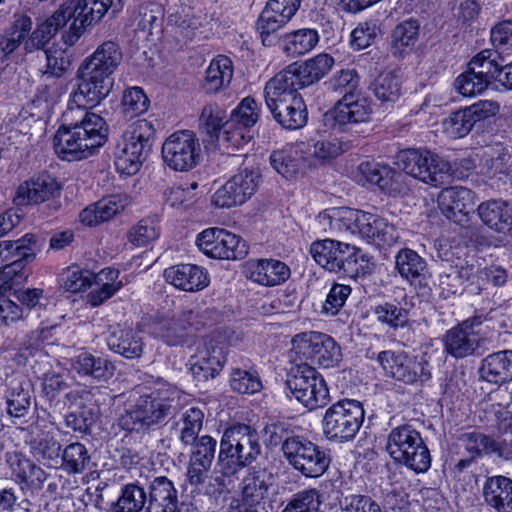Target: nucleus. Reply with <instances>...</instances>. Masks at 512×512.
Returning a JSON list of instances; mask_svg holds the SVG:
<instances>
[{"label":"nucleus","instance_id":"1","mask_svg":"<svg viewBox=\"0 0 512 512\" xmlns=\"http://www.w3.org/2000/svg\"><path fill=\"white\" fill-rule=\"evenodd\" d=\"M122 61V52L114 41H105L87 57L78 70L79 83L62 114V124L53 138L55 153L65 161L92 156L105 144L108 125L88 107L99 104L110 93L112 74Z\"/></svg>","mask_w":512,"mask_h":512},{"label":"nucleus","instance_id":"2","mask_svg":"<svg viewBox=\"0 0 512 512\" xmlns=\"http://www.w3.org/2000/svg\"><path fill=\"white\" fill-rule=\"evenodd\" d=\"M300 87L283 75L276 74L265 85L264 98L273 118L285 129L296 130L307 122V109Z\"/></svg>","mask_w":512,"mask_h":512},{"label":"nucleus","instance_id":"3","mask_svg":"<svg viewBox=\"0 0 512 512\" xmlns=\"http://www.w3.org/2000/svg\"><path fill=\"white\" fill-rule=\"evenodd\" d=\"M36 242L33 234H26L16 242H0V261L9 262L0 268V297L26 282L28 273L24 270V263L34 259L38 250Z\"/></svg>","mask_w":512,"mask_h":512},{"label":"nucleus","instance_id":"4","mask_svg":"<svg viewBox=\"0 0 512 512\" xmlns=\"http://www.w3.org/2000/svg\"><path fill=\"white\" fill-rule=\"evenodd\" d=\"M397 164L406 174L434 187L449 183L452 176L450 163L428 150H402Z\"/></svg>","mask_w":512,"mask_h":512},{"label":"nucleus","instance_id":"5","mask_svg":"<svg viewBox=\"0 0 512 512\" xmlns=\"http://www.w3.org/2000/svg\"><path fill=\"white\" fill-rule=\"evenodd\" d=\"M387 451L394 461L404 464L416 473L429 469L431 458L420 434L410 426L392 429L388 437Z\"/></svg>","mask_w":512,"mask_h":512},{"label":"nucleus","instance_id":"6","mask_svg":"<svg viewBox=\"0 0 512 512\" xmlns=\"http://www.w3.org/2000/svg\"><path fill=\"white\" fill-rule=\"evenodd\" d=\"M256 435L247 425H235L225 430L219 452V461L224 469L243 467L259 454Z\"/></svg>","mask_w":512,"mask_h":512},{"label":"nucleus","instance_id":"7","mask_svg":"<svg viewBox=\"0 0 512 512\" xmlns=\"http://www.w3.org/2000/svg\"><path fill=\"white\" fill-rule=\"evenodd\" d=\"M111 6L112 0H66L61 8L71 24L62 34L63 42L68 46L74 45L88 27L104 17Z\"/></svg>","mask_w":512,"mask_h":512},{"label":"nucleus","instance_id":"8","mask_svg":"<svg viewBox=\"0 0 512 512\" xmlns=\"http://www.w3.org/2000/svg\"><path fill=\"white\" fill-rule=\"evenodd\" d=\"M286 385L297 401L313 411L326 404L328 389L311 364L301 362L291 368Z\"/></svg>","mask_w":512,"mask_h":512},{"label":"nucleus","instance_id":"9","mask_svg":"<svg viewBox=\"0 0 512 512\" xmlns=\"http://www.w3.org/2000/svg\"><path fill=\"white\" fill-rule=\"evenodd\" d=\"M292 351L300 361H310L329 368L336 366L342 358L340 346L329 335L311 331L296 335L292 340Z\"/></svg>","mask_w":512,"mask_h":512},{"label":"nucleus","instance_id":"10","mask_svg":"<svg viewBox=\"0 0 512 512\" xmlns=\"http://www.w3.org/2000/svg\"><path fill=\"white\" fill-rule=\"evenodd\" d=\"M310 253L315 262L330 272H344L349 276L357 275L359 249L356 246L333 239L313 242Z\"/></svg>","mask_w":512,"mask_h":512},{"label":"nucleus","instance_id":"11","mask_svg":"<svg viewBox=\"0 0 512 512\" xmlns=\"http://www.w3.org/2000/svg\"><path fill=\"white\" fill-rule=\"evenodd\" d=\"M198 314L193 310H182L177 315L157 313L149 324L150 331L169 346L182 345L200 329Z\"/></svg>","mask_w":512,"mask_h":512},{"label":"nucleus","instance_id":"12","mask_svg":"<svg viewBox=\"0 0 512 512\" xmlns=\"http://www.w3.org/2000/svg\"><path fill=\"white\" fill-rule=\"evenodd\" d=\"M282 450L288 462L306 477L322 475L330 463L325 451L314 443L298 437L286 439Z\"/></svg>","mask_w":512,"mask_h":512},{"label":"nucleus","instance_id":"13","mask_svg":"<svg viewBox=\"0 0 512 512\" xmlns=\"http://www.w3.org/2000/svg\"><path fill=\"white\" fill-rule=\"evenodd\" d=\"M201 147L195 134L189 130L171 134L162 145L164 163L174 171L193 169L199 161Z\"/></svg>","mask_w":512,"mask_h":512},{"label":"nucleus","instance_id":"14","mask_svg":"<svg viewBox=\"0 0 512 512\" xmlns=\"http://www.w3.org/2000/svg\"><path fill=\"white\" fill-rule=\"evenodd\" d=\"M377 360L387 376L406 384L424 382L431 377L429 364L424 358H413L402 351H382Z\"/></svg>","mask_w":512,"mask_h":512},{"label":"nucleus","instance_id":"15","mask_svg":"<svg viewBox=\"0 0 512 512\" xmlns=\"http://www.w3.org/2000/svg\"><path fill=\"white\" fill-rule=\"evenodd\" d=\"M198 248L215 259L237 260L248 254V246L239 236L220 228H209L197 236Z\"/></svg>","mask_w":512,"mask_h":512},{"label":"nucleus","instance_id":"16","mask_svg":"<svg viewBox=\"0 0 512 512\" xmlns=\"http://www.w3.org/2000/svg\"><path fill=\"white\" fill-rule=\"evenodd\" d=\"M258 118L256 101L251 97L244 98L225 121L223 133L219 135V143L227 148H239L247 144L250 140L247 129L252 127Z\"/></svg>","mask_w":512,"mask_h":512},{"label":"nucleus","instance_id":"17","mask_svg":"<svg viewBox=\"0 0 512 512\" xmlns=\"http://www.w3.org/2000/svg\"><path fill=\"white\" fill-rule=\"evenodd\" d=\"M261 179L256 168H241L213 195V202L221 208L241 205L254 195Z\"/></svg>","mask_w":512,"mask_h":512},{"label":"nucleus","instance_id":"18","mask_svg":"<svg viewBox=\"0 0 512 512\" xmlns=\"http://www.w3.org/2000/svg\"><path fill=\"white\" fill-rule=\"evenodd\" d=\"M318 218L319 223L332 234L357 235L363 238L371 213L338 207L320 213Z\"/></svg>","mask_w":512,"mask_h":512},{"label":"nucleus","instance_id":"19","mask_svg":"<svg viewBox=\"0 0 512 512\" xmlns=\"http://www.w3.org/2000/svg\"><path fill=\"white\" fill-rule=\"evenodd\" d=\"M482 315L468 318L447 331L444 338L445 350L454 358L473 355L480 346L479 332L476 328L483 323Z\"/></svg>","mask_w":512,"mask_h":512},{"label":"nucleus","instance_id":"20","mask_svg":"<svg viewBox=\"0 0 512 512\" xmlns=\"http://www.w3.org/2000/svg\"><path fill=\"white\" fill-rule=\"evenodd\" d=\"M370 101L361 95L341 97L326 114L333 128L346 130L348 126L368 122L372 115Z\"/></svg>","mask_w":512,"mask_h":512},{"label":"nucleus","instance_id":"21","mask_svg":"<svg viewBox=\"0 0 512 512\" xmlns=\"http://www.w3.org/2000/svg\"><path fill=\"white\" fill-rule=\"evenodd\" d=\"M226 361L224 349L213 339L203 340L190 357V371L199 380L214 378Z\"/></svg>","mask_w":512,"mask_h":512},{"label":"nucleus","instance_id":"22","mask_svg":"<svg viewBox=\"0 0 512 512\" xmlns=\"http://www.w3.org/2000/svg\"><path fill=\"white\" fill-rule=\"evenodd\" d=\"M334 65V59L328 54H319L302 64H292L279 72L301 89L322 79Z\"/></svg>","mask_w":512,"mask_h":512},{"label":"nucleus","instance_id":"23","mask_svg":"<svg viewBox=\"0 0 512 512\" xmlns=\"http://www.w3.org/2000/svg\"><path fill=\"white\" fill-rule=\"evenodd\" d=\"M60 186L56 179L43 173L21 183L14 197L18 205L40 204L59 194Z\"/></svg>","mask_w":512,"mask_h":512},{"label":"nucleus","instance_id":"24","mask_svg":"<svg viewBox=\"0 0 512 512\" xmlns=\"http://www.w3.org/2000/svg\"><path fill=\"white\" fill-rule=\"evenodd\" d=\"M245 275L257 284L272 287L288 280L291 270L288 265L277 259H257L246 263Z\"/></svg>","mask_w":512,"mask_h":512},{"label":"nucleus","instance_id":"25","mask_svg":"<svg viewBox=\"0 0 512 512\" xmlns=\"http://www.w3.org/2000/svg\"><path fill=\"white\" fill-rule=\"evenodd\" d=\"M307 148L306 142H298L273 151L270 155L271 166L287 179L304 173L309 167L305 155Z\"/></svg>","mask_w":512,"mask_h":512},{"label":"nucleus","instance_id":"26","mask_svg":"<svg viewBox=\"0 0 512 512\" xmlns=\"http://www.w3.org/2000/svg\"><path fill=\"white\" fill-rule=\"evenodd\" d=\"M68 20L61 6L49 17L38 20L36 27L25 36L24 50L33 53L38 50L48 49L49 42L57 32L68 24Z\"/></svg>","mask_w":512,"mask_h":512},{"label":"nucleus","instance_id":"27","mask_svg":"<svg viewBox=\"0 0 512 512\" xmlns=\"http://www.w3.org/2000/svg\"><path fill=\"white\" fill-rule=\"evenodd\" d=\"M215 451L216 441L210 436H202L189 460L187 480L191 485L200 486L206 481Z\"/></svg>","mask_w":512,"mask_h":512},{"label":"nucleus","instance_id":"28","mask_svg":"<svg viewBox=\"0 0 512 512\" xmlns=\"http://www.w3.org/2000/svg\"><path fill=\"white\" fill-rule=\"evenodd\" d=\"M164 278L169 284L186 292L202 290L209 283L207 272L193 264L171 266L165 269Z\"/></svg>","mask_w":512,"mask_h":512},{"label":"nucleus","instance_id":"29","mask_svg":"<svg viewBox=\"0 0 512 512\" xmlns=\"http://www.w3.org/2000/svg\"><path fill=\"white\" fill-rule=\"evenodd\" d=\"M154 137L155 128L153 123L146 119H139L127 127L116 147L147 156L151 150Z\"/></svg>","mask_w":512,"mask_h":512},{"label":"nucleus","instance_id":"30","mask_svg":"<svg viewBox=\"0 0 512 512\" xmlns=\"http://www.w3.org/2000/svg\"><path fill=\"white\" fill-rule=\"evenodd\" d=\"M130 203L131 199L127 194H113L83 209L79 218L83 224L88 226L97 225L110 220L122 212Z\"/></svg>","mask_w":512,"mask_h":512},{"label":"nucleus","instance_id":"31","mask_svg":"<svg viewBox=\"0 0 512 512\" xmlns=\"http://www.w3.org/2000/svg\"><path fill=\"white\" fill-rule=\"evenodd\" d=\"M480 379L503 385L512 381V350H503L487 355L479 367Z\"/></svg>","mask_w":512,"mask_h":512},{"label":"nucleus","instance_id":"32","mask_svg":"<svg viewBox=\"0 0 512 512\" xmlns=\"http://www.w3.org/2000/svg\"><path fill=\"white\" fill-rule=\"evenodd\" d=\"M438 205L448 219L457 221L458 215H467L473 209L474 194L462 186L448 187L439 193Z\"/></svg>","mask_w":512,"mask_h":512},{"label":"nucleus","instance_id":"33","mask_svg":"<svg viewBox=\"0 0 512 512\" xmlns=\"http://www.w3.org/2000/svg\"><path fill=\"white\" fill-rule=\"evenodd\" d=\"M395 264L403 279L416 287H427V263L417 252L408 248L400 250L395 257Z\"/></svg>","mask_w":512,"mask_h":512},{"label":"nucleus","instance_id":"34","mask_svg":"<svg viewBox=\"0 0 512 512\" xmlns=\"http://www.w3.org/2000/svg\"><path fill=\"white\" fill-rule=\"evenodd\" d=\"M485 502L497 512H512V480L505 476L488 477L483 485Z\"/></svg>","mask_w":512,"mask_h":512},{"label":"nucleus","instance_id":"35","mask_svg":"<svg viewBox=\"0 0 512 512\" xmlns=\"http://www.w3.org/2000/svg\"><path fill=\"white\" fill-rule=\"evenodd\" d=\"M141 390L136 389L129 395L126 408L128 415L165 416L172 413V407L166 399L159 398L155 392L142 393Z\"/></svg>","mask_w":512,"mask_h":512},{"label":"nucleus","instance_id":"36","mask_svg":"<svg viewBox=\"0 0 512 512\" xmlns=\"http://www.w3.org/2000/svg\"><path fill=\"white\" fill-rule=\"evenodd\" d=\"M478 215L491 229L506 233L512 229V207L503 200H489L478 206Z\"/></svg>","mask_w":512,"mask_h":512},{"label":"nucleus","instance_id":"37","mask_svg":"<svg viewBox=\"0 0 512 512\" xmlns=\"http://www.w3.org/2000/svg\"><path fill=\"white\" fill-rule=\"evenodd\" d=\"M109 349L127 359L139 358L143 353V341L132 328L114 327L107 338Z\"/></svg>","mask_w":512,"mask_h":512},{"label":"nucleus","instance_id":"38","mask_svg":"<svg viewBox=\"0 0 512 512\" xmlns=\"http://www.w3.org/2000/svg\"><path fill=\"white\" fill-rule=\"evenodd\" d=\"M177 491L166 477L154 479L150 486L147 512H176Z\"/></svg>","mask_w":512,"mask_h":512},{"label":"nucleus","instance_id":"39","mask_svg":"<svg viewBox=\"0 0 512 512\" xmlns=\"http://www.w3.org/2000/svg\"><path fill=\"white\" fill-rule=\"evenodd\" d=\"M72 368L80 375L98 381H107L113 376L114 365L106 358L83 352L72 359Z\"/></svg>","mask_w":512,"mask_h":512},{"label":"nucleus","instance_id":"40","mask_svg":"<svg viewBox=\"0 0 512 512\" xmlns=\"http://www.w3.org/2000/svg\"><path fill=\"white\" fill-rule=\"evenodd\" d=\"M269 475L265 470H249L240 483L241 500L246 506L259 504L269 488Z\"/></svg>","mask_w":512,"mask_h":512},{"label":"nucleus","instance_id":"41","mask_svg":"<svg viewBox=\"0 0 512 512\" xmlns=\"http://www.w3.org/2000/svg\"><path fill=\"white\" fill-rule=\"evenodd\" d=\"M32 27L33 21L28 14L15 13L9 30L0 37V53L7 57L15 52L21 44L24 46L25 36Z\"/></svg>","mask_w":512,"mask_h":512},{"label":"nucleus","instance_id":"42","mask_svg":"<svg viewBox=\"0 0 512 512\" xmlns=\"http://www.w3.org/2000/svg\"><path fill=\"white\" fill-rule=\"evenodd\" d=\"M291 19L292 18L285 13H281L280 10L266 3L256 23L263 45H274L277 40L275 33L284 27Z\"/></svg>","mask_w":512,"mask_h":512},{"label":"nucleus","instance_id":"43","mask_svg":"<svg viewBox=\"0 0 512 512\" xmlns=\"http://www.w3.org/2000/svg\"><path fill=\"white\" fill-rule=\"evenodd\" d=\"M306 144L308 148L305 155L309 167L330 161L350 148L349 142L338 138L320 140L314 143L306 142Z\"/></svg>","mask_w":512,"mask_h":512},{"label":"nucleus","instance_id":"44","mask_svg":"<svg viewBox=\"0 0 512 512\" xmlns=\"http://www.w3.org/2000/svg\"><path fill=\"white\" fill-rule=\"evenodd\" d=\"M503 62L504 57L497 49H484L470 60L468 67L490 84L492 81H497L500 76Z\"/></svg>","mask_w":512,"mask_h":512},{"label":"nucleus","instance_id":"45","mask_svg":"<svg viewBox=\"0 0 512 512\" xmlns=\"http://www.w3.org/2000/svg\"><path fill=\"white\" fill-rule=\"evenodd\" d=\"M319 42L316 29L302 28L285 34L282 50L291 57H299L312 51Z\"/></svg>","mask_w":512,"mask_h":512},{"label":"nucleus","instance_id":"46","mask_svg":"<svg viewBox=\"0 0 512 512\" xmlns=\"http://www.w3.org/2000/svg\"><path fill=\"white\" fill-rule=\"evenodd\" d=\"M118 276L119 272L110 268L103 269L95 275L93 281L97 287L88 294V303L92 307L101 305L121 288L122 282L117 281Z\"/></svg>","mask_w":512,"mask_h":512},{"label":"nucleus","instance_id":"47","mask_svg":"<svg viewBox=\"0 0 512 512\" xmlns=\"http://www.w3.org/2000/svg\"><path fill=\"white\" fill-rule=\"evenodd\" d=\"M232 77V61L227 56L219 55L211 61L206 71L204 88L209 93L218 92L230 83Z\"/></svg>","mask_w":512,"mask_h":512},{"label":"nucleus","instance_id":"48","mask_svg":"<svg viewBox=\"0 0 512 512\" xmlns=\"http://www.w3.org/2000/svg\"><path fill=\"white\" fill-rule=\"evenodd\" d=\"M420 25L415 19L399 23L392 31L391 46L394 55L408 53L415 46L419 36Z\"/></svg>","mask_w":512,"mask_h":512},{"label":"nucleus","instance_id":"49","mask_svg":"<svg viewBox=\"0 0 512 512\" xmlns=\"http://www.w3.org/2000/svg\"><path fill=\"white\" fill-rule=\"evenodd\" d=\"M368 222L371 223L367 224L363 239L373 241L378 245L391 246L400 238L397 228L385 218L371 213V218Z\"/></svg>","mask_w":512,"mask_h":512},{"label":"nucleus","instance_id":"50","mask_svg":"<svg viewBox=\"0 0 512 512\" xmlns=\"http://www.w3.org/2000/svg\"><path fill=\"white\" fill-rule=\"evenodd\" d=\"M362 421L363 418H324L323 431L331 440L349 441L359 431Z\"/></svg>","mask_w":512,"mask_h":512},{"label":"nucleus","instance_id":"51","mask_svg":"<svg viewBox=\"0 0 512 512\" xmlns=\"http://www.w3.org/2000/svg\"><path fill=\"white\" fill-rule=\"evenodd\" d=\"M485 174L491 180L506 183L512 180V148L502 147L496 155L487 159L484 165Z\"/></svg>","mask_w":512,"mask_h":512},{"label":"nucleus","instance_id":"52","mask_svg":"<svg viewBox=\"0 0 512 512\" xmlns=\"http://www.w3.org/2000/svg\"><path fill=\"white\" fill-rule=\"evenodd\" d=\"M370 88L382 103H394L401 95V80L392 71L383 72L375 78Z\"/></svg>","mask_w":512,"mask_h":512},{"label":"nucleus","instance_id":"53","mask_svg":"<svg viewBox=\"0 0 512 512\" xmlns=\"http://www.w3.org/2000/svg\"><path fill=\"white\" fill-rule=\"evenodd\" d=\"M44 53L46 65L43 70V76L48 79L62 77L71 63L66 50L58 45H52L45 49Z\"/></svg>","mask_w":512,"mask_h":512},{"label":"nucleus","instance_id":"54","mask_svg":"<svg viewBox=\"0 0 512 512\" xmlns=\"http://www.w3.org/2000/svg\"><path fill=\"white\" fill-rule=\"evenodd\" d=\"M10 462L13 472L23 482L30 485H39L45 481L46 474L44 470L24 456L15 454L14 457L10 459Z\"/></svg>","mask_w":512,"mask_h":512},{"label":"nucleus","instance_id":"55","mask_svg":"<svg viewBox=\"0 0 512 512\" xmlns=\"http://www.w3.org/2000/svg\"><path fill=\"white\" fill-rule=\"evenodd\" d=\"M224 111L217 105H205L199 117V129L202 133L211 138L216 137L219 142V135L223 133Z\"/></svg>","mask_w":512,"mask_h":512},{"label":"nucleus","instance_id":"56","mask_svg":"<svg viewBox=\"0 0 512 512\" xmlns=\"http://www.w3.org/2000/svg\"><path fill=\"white\" fill-rule=\"evenodd\" d=\"M149 99L144 91L139 87H131L124 91L122 96V113L132 119L145 113L149 107Z\"/></svg>","mask_w":512,"mask_h":512},{"label":"nucleus","instance_id":"57","mask_svg":"<svg viewBox=\"0 0 512 512\" xmlns=\"http://www.w3.org/2000/svg\"><path fill=\"white\" fill-rule=\"evenodd\" d=\"M230 386L240 394H254L262 389V382L254 370L235 368L231 372Z\"/></svg>","mask_w":512,"mask_h":512},{"label":"nucleus","instance_id":"58","mask_svg":"<svg viewBox=\"0 0 512 512\" xmlns=\"http://www.w3.org/2000/svg\"><path fill=\"white\" fill-rule=\"evenodd\" d=\"M358 171L366 182L378 186L381 190L389 189L392 170L388 166L365 161L359 165Z\"/></svg>","mask_w":512,"mask_h":512},{"label":"nucleus","instance_id":"59","mask_svg":"<svg viewBox=\"0 0 512 512\" xmlns=\"http://www.w3.org/2000/svg\"><path fill=\"white\" fill-rule=\"evenodd\" d=\"M473 127V120L465 108L451 113L442 122L443 132L454 139L466 136Z\"/></svg>","mask_w":512,"mask_h":512},{"label":"nucleus","instance_id":"60","mask_svg":"<svg viewBox=\"0 0 512 512\" xmlns=\"http://www.w3.org/2000/svg\"><path fill=\"white\" fill-rule=\"evenodd\" d=\"M94 277L95 274L90 270L71 266L62 273L61 280L65 290L78 293L90 287Z\"/></svg>","mask_w":512,"mask_h":512},{"label":"nucleus","instance_id":"61","mask_svg":"<svg viewBox=\"0 0 512 512\" xmlns=\"http://www.w3.org/2000/svg\"><path fill=\"white\" fill-rule=\"evenodd\" d=\"M321 495L316 489H307L293 496L282 512H318Z\"/></svg>","mask_w":512,"mask_h":512},{"label":"nucleus","instance_id":"62","mask_svg":"<svg viewBox=\"0 0 512 512\" xmlns=\"http://www.w3.org/2000/svg\"><path fill=\"white\" fill-rule=\"evenodd\" d=\"M330 87L334 92L342 94V97L349 95H361L358 91L359 76L353 69L341 70L330 79Z\"/></svg>","mask_w":512,"mask_h":512},{"label":"nucleus","instance_id":"63","mask_svg":"<svg viewBox=\"0 0 512 512\" xmlns=\"http://www.w3.org/2000/svg\"><path fill=\"white\" fill-rule=\"evenodd\" d=\"M455 89L463 96H475L487 89V80L480 78L475 71L468 69L460 74L454 82Z\"/></svg>","mask_w":512,"mask_h":512},{"label":"nucleus","instance_id":"64","mask_svg":"<svg viewBox=\"0 0 512 512\" xmlns=\"http://www.w3.org/2000/svg\"><path fill=\"white\" fill-rule=\"evenodd\" d=\"M146 502L144 490L137 485H127L119 497L116 507L119 512H139Z\"/></svg>","mask_w":512,"mask_h":512}]
</instances>
